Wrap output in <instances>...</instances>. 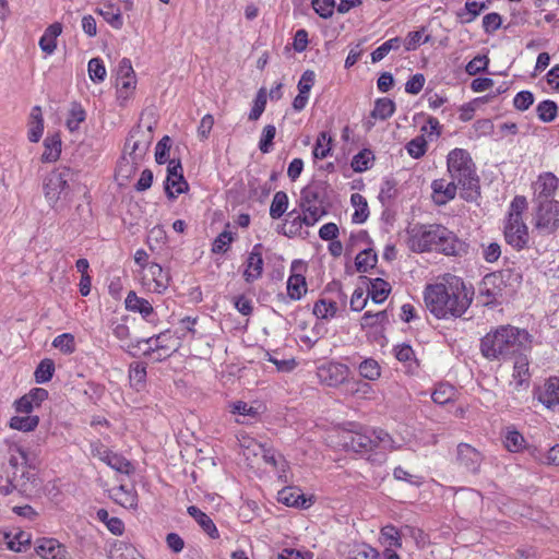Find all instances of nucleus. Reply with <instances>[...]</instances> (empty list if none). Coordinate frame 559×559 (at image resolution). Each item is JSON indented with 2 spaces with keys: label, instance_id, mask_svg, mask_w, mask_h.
<instances>
[{
  "label": "nucleus",
  "instance_id": "1",
  "mask_svg": "<svg viewBox=\"0 0 559 559\" xmlns=\"http://www.w3.org/2000/svg\"><path fill=\"white\" fill-rule=\"evenodd\" d=\"M473 290L465 283L453 277L447 284H431L425 289V304L428 310L438 319L461 318L469 308Z\"/></svg>",
  "mask_w": 559,
  "mask_h": 559
},
{
  "label": "nucleus",
  "instance_id": "2",
  "mask_svg": "<svg viewBox=\"0 0 559 559\" xmlns=\"http://www.w3.org/2000/svg\"><path fill=\"white\" fill-rule=\"evenodd\" d=\"M532 348V336L523 329L500 325L480 340V353L488 360H507Z\"/></svg>",
  "mask_w": 559,
  "mask_h": 559
},
{
  "label": "nucleus",
  "instance_id": "3",
  "mask_svg": "<svg viewBox=\"0 0 559 559\" xmlns=\"http://www.w3.org/2000/svg\"><path fill=\"white\" fill-rule=\"evenodd\" d=\"M461 242L455 235L442 225L432 224L412 230L409 247L415 252L439 251L447 255H455Z\"/></svg>",
  "mask_w": 559,
  "mask_h": 559
},
{
  "label": "nucleus",
  "instance_id": "4",
  "mask_svg": "<svg viewBox=\"0 0 559 559\" xmlns=\"http://www.w3.org/2000/svg\"><path fill=\"white\" fill-rule=\"evenodd\" d=\"M447 165L451 179L462 189V198L474 201L479 195V178L469 153L463 148L452 150Z\"/></svg>",
  "mask_w": 559,
  "mask_h": 559
},
{
  "label": "nucleus",
  "instance_id": "5",
  "mask_svg": "<svg viewBox=\"0 0 559 559\" xmlns=\"http://www.w3.org/2000/svg\"><path fill=\"white\" fill-rule=\"evenodd\" d=\"M346 447L356 453H368L377 448L393 449V440L384 430H372L370 433L353 432L346 441Z\"/></svg>",
  "mask_w": 559,
  "mask_h": 559
},
{
  "label": "nucleus",
  "instance_id": "6",
  "mask_svg": "<svg viewBox=\"0 0 559 559\" xmlns=\"http://www.w3.org/2000/svg\"><path fill=\"white\" fill-rule=\"evenodd\" d=\"M325 198L324 183L317 181L306 186L300 192V207L305 214L319 221L326 214L323 205Z\"/></svg>",
  "mask_w": 559,
  "mask_h": 559
},
{
  "label": "nucleus",
  "instance_id": "7",
  "mask_svg": "<svg viewBox=\"0 0 559 559\" xmlns=\"http://www.w3.org/2000/svg\"><path fill=\"white\" fill-rule=\"evenodd\" d=\"M72 174L68 167L52 170L44 180V193L49 204H56L67 193Z\"/></svg>",
  "mask_w": 559,
  "mask_h": 559
},
{
  "label": "nucleus",
  "instance_id": "8",
  "mask_svg": "<svg viewBox=\"0 0 559 559\" xmlns=\"http://www.w3.org/2000/svg\"><path fill=\"white\" fill-rule=\"evenodd\" d=\"M152 128L144 130L140 124L131 129L124 143L123 154L142 162L152 142Z\"/></svg>",
  "mask_w": 559,
  "mask_h": 559
},
{
  "label": "nucleus",
  "instance_id": "9",
  "mask_svg": "<svg viewBox=\"0 0 559 559\" xmlns=\"http://www.w3.org/2000/svg\"><path fill=\"white\" fill-rule=\"evenodd\" d=\"M535 228L545 235L552 234L559 228L558 201H543L536 204Z\"/></svg>",
  "mask_w": 559,
  "mask_h": 559
},
{
  "label": "nucleus",
  "instance_id": "10",
  "mask_svg": "<svg viewBox=\"0 0 559 559\" xmlns=\"http://www.w3.org/2000/svg\"><path fill=\"white\" fill-rule=\"evenodd\" d=\"M189 186L182 173L180 159H170L167 166V178L165 181V192L169 199L186 192Z\"/></svg>",
  "mask_w": 559,
  "mask_h": 559
},
{
  "label": "nucleus",
  "instance_id": "11",
  "mask_svg": "<svg viewBox=\"0 0 559 559\" xmlns=\"http://www.w3.org/2000/svg\"><path fill=\"white\" fill-rule=\"evenodd\" d=\"M506 288V282L502 273H490L487 274L480 284L479 293L480 296L486 297L484 304L486 306L498 302V299L502 297Z\"/></svg>",
  "mask_w": 559,
  "mask_h": 559
},
{
  "label": "nucleus",
  "instance_id": "12",
  "mask_svg": "<svg viewBox=\"0 0 559 559\" xmlns=\"http://www.w3.org/2000/svg\"><path fill=\"white\" fill-rule=\"evenodd\" d=\"M349 369L346 365L340 362H330L318 370L320 380L329 386L343 384L347 379Z\"/></svg>",
  "mask_w": 559,
  "mask_h": 559
},
{
  "label": "nucleus",
  "instance_id": "13",
  "mask_svg": "<svg viewBox=\"0 0 559 559\" xmlns=\"http://www.w3.org/2000/svg\"><path fill=\"white\" fill-rule=\"evenodd\" d=\"M456 461L469 473H478L483 455L479 451L467 443H460L456 451Z\"/></svg>",
  "mask_w": 559,
  "mask_h": 559
},
{
  "label": "nucleus",
  "instance_id": "14",
  "mask_svg": "<svg viewBox=\"0 0 559 559\" xmlns=\"http://www.w3.org/2000/svg\"><path fill=\"white\" fill-rule=\"evenodd\" d=\"M533 188L536 204L543 201H555L551 197L558 188V178L551 173H545L538 177Z\"/></svg>",
  "mask_w": 559,
  "mask_h": 559
},
{
  "label": "nucleus",
  "instance_id": "15",
  "mask_svg": "<svg viewBox=\"0 0 559 559\" xmlns=\"http://www.w3.org/2000/svg\"><path fill=\"white\" fill-rule=\"evenodd\" d=\"M317 222L318 221L316 218H312L308 214L301 216L294 210L287 214V218L285 219L284 224L278 227V233L292 238L300 234L304 224L307 226H312Z\"/></svg>",
  "mask_w": 559,
  "mask_h": 559
},
{
  "label": "nucleus",
  "instance_id": "16",
  "mask_svg": "<svg viewBox=\"0 0 559 559\" xmlns=\"http://www.w3.org/2000/svg\"><path fill=\"white\" fill-rule=\"evenodd\" d=\"M504 238L515 249H523L528 241V230L523 221H516V223L507 221Z\"/></svg>",
  "mask_w": 559,
  "mask_h": 559
},
{
  "label": "nucleus",
  "instance_id": "17",
  "mask_svg": "<svg viewBox=\"0 0 559 559\" xmlns=\"http://www.w3.org/2000/svg\"><path fill=\"white\" fill-rule=\"evenodd\" d=\"M12 478L15 480L17 492L25 498H32L39 490L40 481L37 475L28 469L22 468L20 476Z\"/></svg>",
  "mask_w": 559,
  "mask_h": 559
},
{
  "label": "nucleus",
  "instance_id": "18",
  "mask_svg": "<svg viewBox=\"0 0 559 559\" xmlns=\"http://www.w3.org/2000/svg\"><path fill=\"white\" fill-rule=\"evenodd\" d=\"M262 245L257 243L252 251L249 253L247 259V267L243 272V277L247 283H252L262 275L263 271V258H262Z\"/></svg>",
  "mask_w": 559,
  "mask_h": 559
},
{
  "label": "nucleus",
  "instance_id": "19",
  "mask_svg": "<svg viewBox=\"0 0 559 559\" xmlns=\"http://www.w3.org/2000/svg\"><path fill=\"white\" fill-rule=\"evenodd\" d=\"M456 183L451 179L447 182L445 179H436L431 183L433 191V200L438 205H444L449 201L453 200L456 195L457 190Z\"/></svg>",
  "mask_w": 559,
  "mask_h": 559
},
{
  "label": "nucleus",
  "instance_id": "20",
  "mask_svg": "<svg viewBox=\"0 0 559 559\" xmlns=\"http://www.w3.org/2000/svg\"><path fill=\"white\" fill-rule=\"evenodd\" d=\"M35 550L43 559L61 558V552L66 551L63 546L55 538L37 539Z\"/></svg>",
  "mask_w": 559,
  "mask_h": 559
},
{
  "label": "nucleus",
  "instance_id": "21",
  "mask_svg": "<svg viewBox=\"0 0 559 559\" xmlns=\"http://www.w3.org/2000/svg\"><path fill=\"white\" fill-rule=\"evenodd\" d=\"M538 401L547 408L559 405V378L554 377L546 381L544 390L538 395Z\"/></svg>",
  "mask_w": 559,
  "mask_h": 559
},
{
  "label": "nucleus",
  "instance_id": "22",
  "mask_svg": "<svg viewBox=\"0 0 559 559\" xmlns=\"http://www.w3.org/2000/svg\"><path fill=\"white\" fill-rule=\"evenodd\" d=\"M124 304L128 310L139 312L144 319H147L154 312L148 300L139 297L132 290L128 293Z\"/></svg>",
  "mask_w": 559,
  "mask_h": 559
},
{
  "label": "nucleus",
  "instance_id": "23",
  "mask_svg": "<svg viewBox=\"0 0 559 559\" xmlns=\"http://www.w3.org/2000/svg\"><path fill=\"white\" fill-rule=\"evenodd\" d=\"M28 124V140L32 143H37L40 140L44 131V118L41 114V108L39 106H35L32 108Z\"/></svg>",
  "mask_w": 559,
  "mask_h": 559
},
{
  "label": "nucleus",
  "instance_id": "24",
  "mask_svg": "<svg viewBox=\"0 0 559 559\" xmlns=\"http://www.w3.org/2000/svg\"><path fill=\"white\" fill-rule=\"evenodd\" d=\"M104 20L114 28L120 29L123 25L121 11L111 2H105L102 7L96 9Z\"/></svg>",
  "mask_w": 559,
  "mask_h": 559
},
{
  "label": "nucleus",
  "instance_id": "25",
  "mask_svg": "<svg viewBox=\"0 0 559 559\" xmlns=\"http://www.w3.org/2000/svg\"><path fill=\"white\" fill-rule=\"evenodd\" d=\"M62 26L60 23L49 25L44 35L39 39V47L48 55L52 53L57 47L56 39L61 34Z\"/></svg>",
  "mask_w": 559,
  "mask_h": 559
},
{
  "label": "nucleus",
  "instance_id": "26",
  "mask_svg": "<svg viewBox=\"0 0 559 559\" xmlns=\"http://www.w3.org/2000/svg\"><path fill=\"white\" fill-rule=\"evenodd\" d=\"M188 513L199 523L203 531L207 533L212 538H217L219 536L214 522L207 514L201 511L198 507L190 506L188 508Z\"/></svg>",
  "mask_w": 559,
  "mask_h": 559
},
{
  "label": "nucleus",
  "instance_id": "27",
  "mask_svg": "<svg viewBox=\"0 0 559 559\" xmlns=\"http://www.w3.org/2000/svg\"><path fill=\"white\" fill-rule=\"evenodd\" d=\"M370 287L368 288V296L371 297L374 304L383 302L389 293L391 292L390 284L382 278L369 280Z\"/></svg>",
  "mask_w": 559,
  "mask_h": 559
},
{
  "label": "nucleus",
  "instance_id": "28",
  "mask_svg": "<svg viewBox=\"0 0 559 559\" xmlns=\"http://www.w3.org/2000/svg\"><path fill=\"white\" fill-rule=\"evenodd\" d=\"M307 293L305 276L292 274L287 281V295L293 300H299Z\"/></svg>",
  "mask_w": 559,
  "mask_h": 559
},
{
  "label": "nucleus",
  "instance_id": "29",
  "mask_svg": "<svg viewBox=\"0 0 559 559\" xmlns=\"http://www.w3.org/2000/svg\"><path fill=\"white\" fill-rule=\"evenodd\" d=\"M45 151L41 155L44 163H51L59 158L61 153V140L58 134L48 136L44 141Z\"/></svg>",
  "mask_w": 559,
  "mask_h": 559
},
{
  "label": "nucleus",
  "instance_id": "30",
  "mask_svg": "<svg viewBox=\"0 0 559 559\" xmlns=\"http://www.w3.org/2000/svg\"><path fill=\"white\" fill-rule=\"evenodd\" d=\"M147 271L155 282V290L162 293L168 287L170 281L169 273L164 271L159 264L151 263L147 267Z\"/></svg>",
  "mask_w": 559,
  "mask_h": 559
},
{
  "label": "nucleus",
  "instance_id": "31",
  "mask_svg": "<svg viewBox=\"0 0 559 559\" xmlns=\"http://www.w3.org/2000/svg\"><path fill=\"white\" fill-rule=\"evenodd\" d=\"M242 445L246 447L248 450L250 449V447H253L254 455H258L260 453L262 455L263 461L266 464L272 465L273 467L277 466V463H278L277 455H276V452L272 448H266L263 444L257 443L252 439H248V443L247 444L243 443Z\"/></svg>",
  "mask_w": 559,
  "mask_h": 559
},
{
  "label": "nucleus",
  "instance_id": "32",
  "mask_svg": "<svg viewBox=\"0 0 559 559\" xmlns=\"http://www.w3.org/2000/svg\"><path fill=\"white\" fill-rule=\"evenodd\" d=\"M395 110V104L390 98H378L370 116L374 119L385 120L390 118Z\"/></svg>",
  "mask_w": 559,
  "mask_h": 559
},
{
  "label": "nucleus",
  "instance_id": "33",
  "mask_svg": "<svg viewBox=\"0 0 559 559\" xmlns=\"http://www.w3.org/2000/svg\"><path fill=\"white\" fill-rule=\"evenodd\" d=\"M377 261V253L372 249H366L357 254L355 265L358 272L366 273L376 266Z\"/></svg>",
  "mask_w": 559,
  "mask_h": 559
},
{
  "label": "nucleus",
  "instance_id": "34",
  "mask_svg": "<svg viewBox=\"0 0 559 559\" xmlns=\"http://www.w3.org/2000/svg\"><path fill=\"white\" fill-rule=\"evenodd\" d=\"M456 391L454 386L448 383H440L437 385L431 394V399L436 404L444 405L453 402L455 399Z\"/></svg>",
  "mask_w": 559,
  "mask_h": 559
},
{
  "label": "nucleus",
  "instance_id": "35",
  "mask_svg": "<svg viewBox=\"0 0 559 559\" xmlns=\"http://www.w3.org/2000/svg\"><path fill=\"white\" fill-rule=\"evenodd\" d=\"M140 163L141 162L133 160L132 157L123 154L117 165L116 176L124 180L130 179L135 174Z\"/></svg>",
  "mask_w": 559,
  "mask_h": 559
},
{
  "label": "nucleus",
  "instance_id": "36",
  "mask_svg": "<svg viewBox=\"0 0 559 559\" xmlns=\"http://www.w3.org/2000/svg\"><path fill=\"white\" fill-rule=\"evenodd\" d=\"M38 423V416L24 414L23 416H13L10 420V427L12 429L27 432L34 430L37 427Z\"/></svg>",
  "mask_w": 559,
  "mask_h": 559
},
{
  "label": "nucleus",
  "instance_id": "37",
  "mask_svg": "<svg viewBox=\"0 0 559 559\" xmlns=\"http://www.w3.org/2000/svg\"><path fill=\"white\" fill-rule=\"evenodd\" d=\"M350 201L356 207L353 214V222L358 224L364 223L369 216L367 200L361 194L354 193L352 194Z\"/></svg>",
  "mask_w": 559,
  "mask_h": 559
},
{
  "label": "nucleus",
  "instance_id": "38",
  "mask_svg": "<svg viewBox=\"0 0 559 559\" xmlns=\"http://www.w3.org/2000/svg\"><path fill=\"white\" fill-rule=\"evenodd\" d=\"M288 207V197L284 191H277L270 206V216L273 219L281 218Z\"/></svg>",
  "mask_w": 559,
  "mask_h": 559
},
{
  "label": "nucleus",
  "instance_id": "39",
  "mask_svg": "<svg viewBox=\"0 0 559 559\" xmlns=\"http://www.w3.org/2000/svg\"><path fill=\"white\" fill-rule=\"evenodd\" d=\"M86 114L81 104L72 103L69 111V117L67 119L68 129L73 132L76 131L80 124L85 120Z\"/></svg>",
  "mask_w": 559,
  "mask_h": 559
},
{
  "label": "nucleus",
  "instance_id": "40",
  "mask_svg": "<svg viewBox=\"0 0 559 559\" xmlns=\"http://www.w3.org/2000/svg\"><path fill=\"white\" fill-rule=\"evenodd\" d=\"M55 372V362L52 359H43L35 370V381L37 383H46L51 380Z\"/></svg>",
  "mask_w": 559,
  "mask_h": 559
},
{
  "label": "nucleus",
  "instance_id": "41",
  "mask_svg": "<svg viewBox=\"0 0 559 559\" xmlns=\"http://www.w3.org/2000/svg\"><path fill=\"white\" fill-rule=\"evenodd\" d=\"M337 305L335 301L319 299L313 306V314L319 319H328L335 316Z\"/></svg>",
  "mask_w": 559,
  "mask_h": 559
},
{
  "label": "nucleus",
  "instance_id": "42",
  "mask_svg": "<svg viewBox=\"0 0 559 559\" xmlns=\"http://www.w3.org/2000/svg\"><path fill=\"white\" fill-rule=\"evenodd\" d=\"M401 44L402 39L400 37L386 40L371 52L372 62L381 61L391 50H397L401 47Z\"/></svg>",
  "mask_w": 559,
  "mask_h": 559
},
{
  "label": "nucleus",
  "instance_id": "43",
  "mask_svg": "<svg viewBox=\"0 0 559 559\" xmlns=\"http://www.w3.org/2000/svg\"><path fill=\"white\" fill-rule=\"evenodd\" d=\"M332 138L328 132H320L313 147V156L317 159L325 158L331 151Z\"/></svg>",
  "mask_w": 559,
  "mask_h": 559
},
{
  "label": "nucleus",
  "instance_id": "44",
  "mask_svg": "<svg viewBox=\"0 0 559 559\" xmlns=\"http://www.w3.org/2000/svg\"><path fill=\"white\" fill-rule=\"evenodd\" d=\"M104 463L123 474H130L133 469L131 463L126 457L112 451L109 452L108 459Z\"/></svg>",
  "mask_w": 559,
  "mask_h": 559
},
{
  "label": "nucleus",
  "instance_id": "45",
  "mask_svg": "<svg viewBox=\"0 0 559 559\" xmlns=\"http://www.w3.org/2000/svg\"><path fill=\"white\" fill-rule=\"evenodd\" d=\"M21 466L17 455L14 452L9 453L8 465L2 466V475L5 480H10L11 483H15L12 477H19L21 474Z\"/></svg>",
  "mask_w": 559,
  "mask_h": 559
},
{
  "label": "nucleus",
  "instance_id": "46",
  "mask_svg": "<svg viewBox=\"0 0 559 559\" xmlns=\"http://www.w3.org/2000/svg\"><path fill=\"white\" fill-rule=\"evenodd\" d=\"M90 79L94 83H100L106 78V68L100 58H92L87 64Z\"/></svg>",
  "mask_w": 559,
  "mask_h": 559
},
{
  "label": "nucleus",
  "instance_id": "47",
  "mask_svg": "<svg viewBox=\"0 0 559 559\" xmlns=\"http://www.w3.org/2000/svg\"><path fill=\"white\" fill-rule=\"evenodd\" d=\"M537 116L544 122L552 121L557 116V104L552 100H544L538 104Z\"/></svg>",
  "mask_w": 559,
  "mask_h": 559
},
{
  "label": "nucleus",
  "instance_id": "48",
  "mask_svg": "<svg viewBox=\"0 0 559 559\" xmlns=\"http://www.w3.org/2000/svg\"><path fill=\"white\" fill-rule=\"evenodd\" d=\"M52 346L58 348L63 354H72L75 350L74 336L70 333H63L61 335H58L53 340Z\"/></svg>",
  "mask_w": 559,
  "mask_h": 559
},
{
  "label": "nucleus",
  "instance_id": "49",
  "mask_svg": "<svg viewBox=\"0 0 559 559\" xmlns=\"http://www.w3.org/2000/svg\"><path fill=\"white\" fill-rule=\"evenodd\" d=\"M278 500L289 507H304L306 503L304 495L294 492L293 488L281 490Z\"/></svg>",
  "mask_w": 559,
  "mask_h": 559
},
{
  "label": "nucleus",
  "instance_id": "50",
  "mask_svg": "<svg viewBox=\"0 0 559 559\" xmlns=\"http://www.w3.org/2000/svg\"><path fill=\"white\" fill-rule=\"evenodd\" d=\"M359 373L368 380H377L380 377V366L374 359H366L359 365Z\"/></svg>",
  "mask_w": 559,
  "mask_h": 559
},
{
  "label": "nucleus",
  "instance_id": "51",
  "mask_svg": "<svg viewBox=\"0 0 559 559\" xmlns=\"http://www.w3.org/2000/svg\"><path fill=\"white\" fill-rule=\"evenodd\" d=\"M527 206V202L525 197L516 195L510 205V213L508 221L516 223V221L522 219V213Z\"/></svg>",
  "mask_w": 559,
  "mask_h": 559
},
{
  "label": "nucleus",
  "instance_id": "52",
  "mask_svg": "<svg viewBox=\"0 0 559 559\" xmlns=\"http://www.w3.org/2000/svg\"><path fill=\"white\" fill-rule=\"evenodd\" d=\"M276 134V128L273 124H267L263 128L262 136L259 142V148L262 153H269L272 145L273 140Z\"/></svg>",
  "mask_w": 559,
  "mask_h": 559
},
{
  "label": "nucleus",
  "instance_id": "53",
  "mask_svg": "<svg viewBox=\"0 0 559 559\" xmlns=\"http://www.w3.org/2000/svg\"><path fill=\"white\" fill-rule=\"evenodd\" d=\"M266 106V92L264 88H260L254 99V105L249 114L250 120H258L263 114Z\"/></svg>",
  "mask_w": 559,
  "mask_h": 559
},
{
  "label": "nucleus",
  "instance_id": "54",
  "mask_svg": "<svg viewBox=\"0 0 559 559\" xmlns=\"http://www.w3.org/2000/svg\"><path fill=\"white\" fill-rule=\"evenodd\" d=\"M406 150L412 157L419 158L426 153L427 142L424 136H417L407 143Z\"/></svg>",
  "mask_w": 559,
  "mask_h": 559
},
{
  "label": "nucleus",
  "instance_id": "55",
  "mask_svg": "<svg viewBox=\"0 0 559 559\" xmlns=\"http://www.w3.org/2000/svg\"><path fill=\"white\" fill-rule=\"evenodd\" d=\"M371 151L362 150L353 157L352 167L356 173H362L369 168Z\"/></svg>",
  "mask_w": 559,
  "mask_h": 559
},
{
  "label": "nucleus",
  "instance_id": "56",
  "mask_svg": "<svg viewBox=\"0 0 559 559\" xmlns=\"http://www.w3.org/2000/svg\"><path fill=\"white\" fill-rule=\"evenodd\" d=\"M381 537L389 546L400 548L402 546L399 531L393 525H386L381 530Z\"/></svg>",
  "mask_w": 559,
  "mask_h": 559
},
{
  "label": "nucleus",
  "instance_id": "57",
  "mask_svg": "<svg viewBox=\"0 0 559 559\" xmlns=\"http://www.w3.org/2000/svg\"><path fill=\"white\" fill-rule=\"evenodd\" d=\"M313 10L323 19L332 16L335 7L334 0H312Z\"/></svg>",
  "mask_w": 559,
  "mask_h": 559
},
{
  "label": "nucleus",
  "instance_id": "58",
  "mask_svg": "<svg viewBox=\"0 0 559 559\" xmlns=\"http://www.w3.org/2000/svg\"><path fill=\"white\" fill-rule=\"evenodd\" d=\"M10 452H14V454L17 455L19 461H20V466L22 468H24V469L28 468V471L36 468V464L34 462V460L29 459L28 454L22 448L15 445V444H11V445H9V450H8V453H10Z\"/></svg>",
  "mask_w": 559,
  "mask_h": 559
},
{
  "label": "nucleus",
  "instance_id": "59",
  "mask_svg": "<svg viewBox=\"0 0 559 559\" xmlns=\"http://www.w3.org/2000/svg\"><path fill=\"white\" fill-rule=\"evenodd\" d=\"M169 148H170V138L168 135H165L156 144L155 160L157 164L163 165L167 162Z\"/></svg>",
  "mask_w": 559,
  "mask_h": 559
},
{
  "label": "nucleus",
  "instance_id": "60",
  "mask_svg": "<svg viewBox=\"0 0 559 559\" xmlns=\"http://www.w3.org/2000/svg\"><path fill=\"white\" fill-rule=\"evenodd\" d=\"M524 443L523 436L518 431H509L504 438V445L510 452H518Z\"/></svg>",
  "mask_w": 559,
  "mask_h": 559
},
{
  "label": "nucleus",
  "instance_id": "61",
  "mask_svg": "<svg viewBox=\"0 0 559 559\" xmlns=\"http://www.w3.org/2000/svg\"><path fill=\"white\" fill-rule=\"evenodd\" d=\"M488 63L489 59L486 56H476L466 64L465 70L469 75H476L486 70Z\"/></svg>",
  "mask_w": 559,
  "mask_h": 559
},
{
  "label": "nucleus",
  "instance_id": "62",
  "mask_svg": "<svg viewBox=\"0 0 559 559\" xmlns=\"http://www.w3.org/2000/svg\"><path fill=\"white\" fill-rule=\"evenodd\" d=\"M502 19L500 14L492 12L483 17V27L486 34H491L500 28Z\"/></svg>",
  "mask_w": 559,
  "mask_h": 559
},
{
  "label": "nucleus",
  "instance_id": "63",
  "mask_svg": "<svg viewBox=\"0 0 559 559\" xmlns=\"http://www.w3.org/2000/svg\"><path fill=\"white\" fill-rule=\"evenodd\" d=\"M31 545V535L26 532H19L14 535V539L8 540L7 546L10 550L20 552L22 546Z\"/></svg>",
  "mask_w": 559,
  "mask_h": 559
},
{
  "label": "nucleus",
  "instance_id": "64",
  "mask_svg": "<svg viewBox=\"0 0 559 559\" xmlns=\"http://www.w3.org/2000/svg\"><path fill=\"white\" fill-rule=\"evenodd\" d=\"M534 103V96L528 91H522L518 93L514 97L513 104L514 107L521 111H524L530 108Z\"/></svg>",
  "mask_w": 559,
  "mask_h": 559
}]
</instances>
